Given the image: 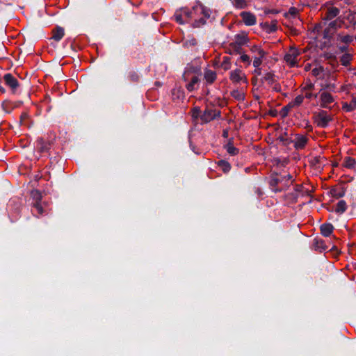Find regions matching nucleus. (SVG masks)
I'll list each match as a JSON object with an SVG mask.
<instances>
[{"mask_svg": "<svg viewBox=\"0 0 356 356\" xmlns=\"http://www.w3.org/2000/svg\"><path fill=\"white\" fill-rule=\"evenodd\" d=\"M193 12V17L197 15H202L198 19H195L193 22V27H200L206 23V19H209L211 15V10L209 8L203 6L201 3L197 2L191 10Z\"/></svg>", "mask_w": 356, "mask_h": 356, "instance_id": "nucleus-1", "label": "nucleus"}, {"mask_svg": "<svg viewBox=\"0 0 356 356\" xmlns=\"http://www.w3.org/2000/svg\"><path fill=\"white\" fill-rule=\"evenodd\" d=\"M343 21L337 18L329 23L328 26L323 30V38L330 40L336 31L342 27Z\"/></svg>", "mask_w": 356, "mask_h": 356, "instance_id": "nucleus-2", "label": "nucleus"}, {"mask_svg": "<svg viewBox=\"0 0 356 356\" xmlns=\"http://www.w3.org/2000/svg\"><path fill=\"white\" fill-rule=\"evenodd\" d=\"M173 17L177 23L184 24L193 17V12L186 8H182L176 10Z\"/></svg>", "mask_w": 356, "mask_h": 356, "instance_id": "nucleus-3", "label": "nucleus"}, {"mask_svg": "<svg viewBox=\"0 0 356 356\" xmlns=\"http://www.w3.org/2000/svg\"><path fill=\"white\" fill-rule=\"evenodd\" d=\"M221 116V112L217 109H213L211 108H207L200 116L202 123L206 124L211 121L218 119Z\"/></svg>", "mask_w": 356, "mask_h": 356, "instance_id": "nucleus-4", "label": "nucleus"}, {"mask_svg": "<svg viewBox=\"0 0 356 356\" xmlns=\"http://www.w3.org/2000/svg\"><path fill=\"white\" fill-rule=\"evenodd\" d=\"M332 120V116L328 115L327 112L323 110L319 111L314 115V122L317 126L321 128L327 127Z\"/></svg>", "mask_w": 356, "mask_h": 356, "instance_id": "nucleus-5", "label": "nucleus"}, {"mask_svg": "<svg viewBox=\"0 0 356 356\" xmlns=\"http://www.w3.org/2000/svg\"><path fill=\"white\" fill-rule=\"evenodd\" d=\"M300 55V51L298 49L291 47L286 53L284 56V60L290 67H294L298 63V58Z\"/></svg>", "mask_w": 356, "mask_h": 356, "instance_id": "nucleus-6", "label": "nucleus"}, {"mask_svg": "<svg viewBox=\"0 0 356 356\" xmlns=\"http://www.w3.org/2000/svg\"><path fill=\"white\" fill-rule=\"evenodd\" d=\"M334 102L333 96L325 90L320 92V105L323 108H330L331 104Z\"/></svg>", "mask_w": 356, "mask_h": 356, "instance_id": "nucleus-7", "label": "nucleus"}, {"mask_svg": "<svg viewBox=\"0 0 356 356\" xmlns=\"http://www.w3.org/2000/svg\"><path fill=\"white\" fill-rule=\"evenodd\" d=\"M229 79L234 83H243L248 84V79L245 73L239 69L231 71L229 73Z\"/></svg>", "mask_w": 356, "mask_h": 356, "instance_id": "nucleus-8", "label": "nucleus"}, {"mask_svg": "<svg viewBox=\"0 0 356 356\" xmlns=\"http://www.w3.org/2000/svg\"><path fill=\"white\" fill-rule=\"evenodd\" d=\"M3 81L5 84L8 86L12 90L13 93H15L19 87V83L17 79L11 74L8 73L3 76Z\"/></svg>", "mask_w": 356, "mask_h": 356, "instance_id": "nucleus-9", "label": "nucleus"}, {"mask_svg": "<svg viewBox=\"0 0 356 356\" xmlns=\"http://www.w3.org/2000/svg\"><path fill=\"white\" fill-rule=\"evenodd\" d=\"M52 141L44 138H38L36 140V149L40 153L47 152L51 146Z\"/></svg>", "mask_w": 356, "mask_h": 356, "instance_id": "nucleus-10", "label": "nucleus"}, {"mask_svg": "<svg viewBox=\"0 0 356 356\" xmlns=\"http://www.w3.org/2000/svg\"><path fill=\"white\" fill-rule=\"evenodd\" d=\"M308 138L305 135L296 134L295 138L291 140L293 143L294 147L296 149H302L305 147L308 143Z\"/></svg>", "mask_w": 356, "mask_h": 356, "instance_id": "nucleus-11", "label": "nucleus"}, {"mask_svg": "<svg viewBox=\"0 0 356 356\" xmlns=\"http://www.w3.org/2000/svg\"><path fill=\"white\" fill-rule=\"evenodd\" d=\"M240 16L246 26H253L257 22L256 16L250 12H241Z\"/></svg>", "mask_w": 356, "mask_h": 356, "instance_id": "nucleus-12", "label": "nucleus"}, {"mask_svg": "<svg viewBox=\"0 0 356 356\" xmlns=\"http://www.w3.org/2000/svg\"><path fill=\"white\" fill-rule=\"evenodd\" d=\"M315 250L320 252L325 251L328 249V247L325 245V241L323 239L316 238L314 239L313 243Z\"/></svg>", "mask_w": 356, "mask_h": 356, "instance_id": "nucleus-13", "label": "nucleus"}, {"mask_svg": "<svg viewBox=\"0 0 356 356\" xmlns=\"http://www.w3.org/2000/svg\"><path fill=\"white\" fill-rule=\"evenodd\" d=\"M321 234L325 237H328L331 235L334 230V227L330 223H324L320 227Z\"/></svg>", "mask_w": 356, "mask_h": 356, "instance_id": "nucleus-14", "label": "nucleus"}, {"mask_svg": "<svg viewBox=\"0 0 356 356\" xmlns=\"http://www.w3.org/2000/svg\"><path fill=\"white\" fill-rule=\"evenodd\" d=\"M65 31L64 29L60 26H57L52 31V37L51 38L55 41H60L63 37L64 36Z\"/></svg>", "mask_w": 356, "mask_h": 356, "instance_id": "nucleus-15", "label": "nucleus"}, {"mask_svg": "<svg viewBox=\"0 0 356 356\" xmlns=\"http://www.w3.org/2000/svg\"><path fill=\"white\" fill-rule=\"evenodd\" d=\"M204 78L208 83L211 84L216 79V73L215 71L207 69L204 72Z\"/></svg>", "mask_w": 356, "mask_h": 356, "instance_id": "nucleus-16", "label": "nucleus"}, {"mask_svg": "<svg viewBox=\"0 0 356 356\" xmlns=\"http://www.w3.org/2000/svg\"><path fill=\"white\" fill-rule=\"evenodd\" d=\"M199 82V77L197 76L193 75L192 77L191 78L190 82L186 85V88L188 91L192 92L195 89H196Z\"/></svg>", "mask_w": 356, "mask_h": 356, "instance_id": "nucleus-17", "label": "nucleus"}, {"mask_svg": "<svg viewBox=\"0 0 356 356\" xmlns=\"http://www.w3.org/2000/svg\"><path fill=\"white\" fill-rule=\"evenodd\" d=\"M33 208L32 212L37 217L46 213V211L43 209L41 202H33Z\"/></svg>", "mask_w": 356, "mask_h": 356, "instance_id": "nucleus-18", "label": "nucleus"}, {"mask_svg": "<svg viewBox=\"0 0 356 356\" xmlns=\"http://www.w3.org/2000/svg\"><path fill=\"white\" fill-rule=\"evenodd\" d=\"M339 9L336 7L329 8L326 12L325 19L331 20L339 14Z\"/></svg>", "mask_w": 356, "mask_h": 356, "instance_id": "nucleus-19", "label": "nucleus"}, {"mask_svg": "<svg viewBox=\"0 0 356 356\" xmlns=\"http://www.w3.org/2000/svg\"><path fill=\"white\" fill-rule=\"evenodd\" d=\"M342 108L346 112H350L356 109V97H353L350 103L343 102Z\"/></svg>", "mask_w": 356, "mask_h": 356, "instance_id": "nucleus-20", "label": "nucleus"}, {"mask_svg": "<svg viewBox=\"0 0 356 356\" xmlns=\"http://www.w3.org/2000/svg\"><path fill=\"white\" fill-rule=\"evenodd\" d=\"M283 178L284 177H280V176H278L277 175L270 178L269 184L273 191L274 188L280 186V184L283 182Z\"/></svg>", "mask_w": 356, "mask_h": 356, "instance_id": "nucleus-21", "label": "nucleus"}, {"mask_svg": "<svg viewBox=\"0 0 356 356\" xmlns=\"http://www.w3.org/2000/svg\"><path fill=\"white\" fill-rule=\"evenodd\" d=\"M261 81L262 82H267L269 85H273L276 82L275 76L274 73L269 72L267 73H265L261 78Z\"/></svg>", "mask_w": 356, "mask_h": 356, "instance_id": "nucleus-22", "label": "nucleus"}, {"mask_svg": "<svg viewBox=\"0 0 356 356\" xmlns=\"http://www.w3.org/2000/svg\"><path fill=\"white\" fill-rule=\"evenodd\" d=\"M337 41L344 43L346 44H350L353 40V37L350 35H342L341 33L337 34Z\"/></svg>", "mask_w": 356, "mask_h": 356, "instance_id": "nucleus-23", "label": "nucleus"}, {"mask_svg": "<svg viewBox=\"0 0 356 356\" xmlns=\"http://www.w3.org/2000/svg\"><path fill=\"white\" fill-rule=\"evenodd\" d=\"M356 165V160L350 156H346L343 159V165L349 169H353Z\"/></svg>", "mask_w": 356, "mask_h": 356, "instance_id": "nucleus-24", "label": "nucleus"}, {"mask_svg": "<svg viewBox=\"0 0 356 356\" xmlns=\"http://www.w3.org/2000/svg\"><path fill=\"white\" fill-rule=\"evenodd\" d=\"M225 148L227 152L232 156L236 155L239 153V149L235 147L231 141H229V143L225 145Z\"/></svg>", "mask_w": 356, "mask_h": 356, "instance_id": "nucleus-25", "label": "nucleus"}, {"mask_svg": "<svg viewBox=\"0 0 356 356\" xmlns=\"http://www.w3.org/2000/svg\"><path fill=\"white\" fill-rule=\"evenodd\" d=\"M347 209L346 202L344 200H340L336 205L335 212L338 213H343Z\"/></svg>", "mask_w": 356, "mask_h": 356, "instance_id": "nucleus-26", "label": "nucleus"}, {"mask_svg": "<svg viewBox=\"0 0 356 356\" xmlns=\"http://www.w3.org/2000/svg\"><path fill=\"white\" fill-rule=\"evenodd\" d=\"M233 98L238 101H243L245 99V93L241 90H234L231 92Z\"/></svg>", "mask_w": 356, "mask_h": 356, "instance_id": "nucleus-27", "label": "nucleus"}, {"mask_svg": "<svg viewBox=\"0 0 356 356\" xmlns=\"http://www.w3.org/2000/svg\"><path fill=\"white\" fill-rule=\"evenodd\" d=\"M218 165L225 173L228 172L231 169L229 163L225 160H220L218 162Z\"/></svg>", "mask_w": 356, "mask_h": 356, "instance_id": "nucleus-28", "label": "nucleus"}, {"mask_svg": "<svg viewBox=\"0 0 356 356\" xmlns=\"http://www.w3.org/2000/svg\"><path fill=\"white\" fill-rule=\"evenodd\" d=\"M248 42V38L245 34H240L236 36V42L239 45H244Z\"/></svg>", "mask_w": 356, "mask_h": 356, "instance_id": "nucleus-29", "label": "nucleus"}, {"mask_svg": "<svg viewBox=\"0 0 356 356\" xmlns=\"http://www.w3.org/2000/svg\"><path fill=\"white\" fill-rule=\"evenodd\" d=\"M325 158L323 156H316L314 159L311 160V163L312 165H314L316 168H321V163L322 161L324 160Z\"/></svg>", "mask_w": 356, "mask_h": 356, "instance_id": "nucleus-30", "label": "nucleus"}, {"mask_svg": "<svg viewBox=\"0 0 356 356\" xmlns=\"http://www.w3.org/2000/svg\"><path fill=\"white\" fill-rule=\"evenodd\" d=\"M31 195L34 201L33 202H41L42 194L38 190H33Z\"/></svg>", "mask_w": 356, "mask_h": 356, "instance_id": "nucleus-31", "label": "nucleus"}, {"mask_svg": "<svg viewBox=\"0 0 356 356\" xmlns=\"http://www.w3.org/2000/svg\"><path fill=\"white\" fill-rule=\"evenodd\" d=\"M233 5L239 9H243L247 7L248 4L245 0H232Z\"/></svg>", "mask_w": 356, "mask_h": 356, "instance_id": "nucleus-32", "label": "nucleus"}, {"mask_svg": "<svg viewBox=\"0 0 356 356\" xmlns=\"http://www.w3.org/2000/svg\"><path fill=\"white\" fill-rule=\"evenodd\" d=\"M291 184V182L287 181V180L284 179L283 182L280 184V186L275 188L273 189L275 193L281 192L284 190H286Z\"/></svg>", "mask_w": 356, "mask_h": 356, "instance_id": "nucleus-33", "label": "nucleus"}, {"mask_svg": "<svg viewBox=\"0 0 356 356\" xmlns=\"http://www.w3.org/2000/svg\"><path fill=\"white\" fill-rule=\"evenodd\" d=\"M292 108H293V104H290V103L288 105H286V106L283 107L280 112L281 117L283 118H286L288 115L289 111Z\"/></svg>", "mask_w": 356, "mask_h": 356, "instance_id": "nucleus-34", "label": "nucleus"}, {"mask_svg": "<svg viewBox=\"0 0 356 356\" xmlns=\"http://www.w3.org/2000/svg\"><path fill=\"white\" fill-rule=\"evenodd\" d=\"M202 111L200 107L195 106L191 110V116L194 120H197V118H200L202 115Z\"/></svg>", "mask_w": 356, "mask_h": 356, "instance_id": "nucleus-35", "label": "nucleus"}, {"mask_svg": "<svg viewBox=\"0 0 356 356\" xmlns=\"http://www.w3.org/2000/svg\"><path fill=\"white\" fill-rule=\"evenodd\" d=\"M128 79L130 81L137 82L139 80V76L136 72L131 71L128 74Z\"/></svg>", "mask_w": 356, "mask_h": 356, "instance_id": "nucleus-36", "label": "nucleus"}, {"mask_svg": "<svg viewBox=\"0 0 356 356\" xmlns=\"http://www.w3.org/2000/svg\"><path fill=\"white\" fill-rule=\"evenodd\" d=\"M350 55L348 54H343L341 58V63L343 65L347 66L350 63Z\"/></svg>", "mask_w": 356, "mask_h": 356, "instance_id": "nucleus-37", "label": "nucleus"}, {"mask_svg": "<svg viewBox=\"0 0 356 356\" xmlns=\"http://www.w3.org/2000/svg\"><path fill=\"white\" fill-rule=\"evenodd\" d=\"M331 193L333 197L339 198L344 195L345 191L343 189H341L340 191H338L336 188H333L331 191Z\"/></svg>", "mask_w": 356, "mask_h": 356, "instance_id": "nucleus-38", "label": "nucleus"}, {"mask_svg": "<svg viewBox=\"0 0 356 356\" xmlns=\"http://www.w3.org/2000/svg\"><path fill=\"white\" fill-rule=\"evenodd\" d=\"M304 99V97L302 95H298L293 102H290V104H293V107L295 106H300Z\"/></svg>", "mask_w": 356, "mask_h": 356, "instance_id": "nucleus-39", "label": "nucleus"}, {"mask_svg": "<svg viewBox=\"0 0 356 356\" xmlns=\"http://www.w3.org/2000/svg\"><path fill=\"white\" fill-rule=\"evenodd\" d=\"M278 139L282 142L284 145H288L290 143H291V140H290L288 137L286 133H284L283 134H281Z\"/></svg>", "mask_w": 356, "mask_h": 356, "instance_id": "nucleus-40", "label": "nucleus"}, {"mask_svg": "<svg viewBox=\"0 0 356 356\" xmlns=\"http://www.w3.org/2000/svg\"><path fill=\"white\" fill-rule=\"evenodd\" d=\"M222 67L225 70H227L230 67V62H229V58L225 57L224 60L222 63Z\"/></svg>", "mask_w": 356, "mask_h": 356, "instance_id": "nucleus-41", "label": "nucleus"}, {"mask_svg": "<svg viewBox=\"0 0 356 356\" xmlns=\"http://www.w3.org/2000/svg\"><path fill=\"white\" fill-rule=\"evenodd\" d=\"M255 51H257V57L264 58L266 54V51L260 47H255Z\"/></svg>", "mask_w": 356, "mask_h": 356, "instance_id": "nucleus-42", "label": "nucleus"}, {"mask_svg": "<svg viewBox=\"0 0 356 356\" xmlns=\"http://www.w3.org/2000/svg\"><path fill=\"white\" fill-rule=\"evenodd\" d=\"M262 58H263L254 56V60H253V66L254 67H259L262 63Z\"/></svg>", "mask_w": 356, "mask_h": 356, "instance_id": "nucleus-43", "label": "nucleus"}, {"mask_svg": "<svg viewBox=\"0 0 356 356\" xmlns=\"http://www.w3.org/2000/svg\"><path fill=\"white\" fill-rule=\"evenodd\" d=\"M240 60L243 63H247L248 65H250L251 63L250 56L246 54H243L240 57Z\"/></svg>", "mask_w": 356, "mask_h": 356, "instance_id": "nucleus-44", "label": "nucleus"}, {"mask_svg": "<svg viewBox=\"0 0 356 356\" xmlns=\"http://www.w3.org/2000/svg\"><path fill=\"white\" fill-rule=\"evenodd\" d=\"M323 57L326 59V60H332V59H335V56L330 53V52H325L323 54Z\"/></svg>", "mask_w": 356, "mask_h": 356, "instance_id": "nucleus-45", "label": "nucleus"}, {"mask_svg": "<svg viewBox=\"0 0 356 356\" xmlns=\"http://www.w3.org/2000/svg\"><path fill=\"white\" fill-rule=\"evenodd\" d=\"M323 72V68L322 67H316V68H314L312 70V74L315 76H317L320 74V73H321Z\"/></svg>", "mask_w": 356, "mask_h": 356, "instance_id": "nucleus-46", "label": "nucleus"}, {"mask_svg": "<svg viewBox=\"0 0 356 356\" xmlns=\"http://www.w3.org/2000/svg\"><path fill=\"white\" fill-rule=\"evenodd\" d=\"M314 88V84L312 83H308L307 85L304 87V90H312Z\"/></svg>", "mask_w": 356, "mask_h": 356, "instance_id": "nucleus-47", "label": "nucleus"}, {"mask_svg": "<svg viewBox=\"0 0 356 356\" xmlns=\"http://www.w3.org/2000/svg\"><path fill=\"white\" fill-rule=\"evenodd\" d=\"M276 24H277L276 21L272 22V24L270 25V26L269 28L270 32H274L277 30Z\"/></svg>", "mask_w": 356, "mask_h": 356, "instance_id": "nucleus-48", "label": "nucleus"}, {"mask_svg": "<svg viewBox=\"0 0 356 356\" xmlns=\"http://www.w3.org/2000/svg\"><path fill=\"white\" fill-rule=\"evenodd\" d=\"M297 10L295 8H291L289 11V14L293 17H296L297 15Z\"/></svg>", "mask_w": 356, "mask_h": 356, "instance_id": "nucleus-49", "label": "nucleus"}, {"mask_svg": "<svg viewBox=\"0 0 356 356\" xmlns=\"http://www.w3.org/2000/svg\"><path fill=\"white\" fill-rule=\"evenodd\" d=\"M273 89L276 92H280L281 91V86L280 83H275Z\"/></svg>", "mask_w": 356, "mask_h": 356, "instance_id": "nucleus-50", "label": "nucleus"}, {"mask_svg": "<svg viewBox=\"0 0 356 356\" xmlns=\"http://www.w3.org/2000/svg\"><path fill=\"white\" fill-rule=\"evenodd\" d=\"M280 177H284L283 180L285 179V180H287V181H289V182H291V183L292 182V181H291L292 179V176L289 174H288L286 176H280Z\"/></svg>", "mask_w": 356, "mask_h": 356, "instance_id": "nucleus-51", "label": "nucleus"}, {"mask_svg": "<svg viewBox=\"0 0 356 356\" xmlns=\"http://www.w3.org/2000/svg\"><path fill=\"white\" fill-rule=\"evenodd\" d=\"M255 68L254 74L257 76H260L261 74V69L259 67Z\"/></svg>", "mask_w": 356, "mask_h": 356, "instance_id": "nucleus-52", "label": "nucleus"}, {"mask_svg": "<svg viewBox=\"0 0 356 356\" xmlns=\"http://www.w3.org/2000/svg\"><path fill=\"white\" fill-rule=\"evenodd\" d=\"M339 49L341 52H345L348 49V47L346 45L340 46Z\"/></svg>", "mask_w": 356, "mask_h": 356, "instance_id": "nucleus-53", "label": "nucleus"}, {"mask_svg": "<svg viewBox=\"0 0 356 356\" xmlns=\"http://www.w3.org/2000/svg\"><path fill=\"white\" fill-rule=\"evenodd\" d=\"M189 75H190V72H184V74H183V78L185 81H187L188 80Z\"/></svg>", "mask_w": 356, "mask_h": 356, "instance_id": "nucleus-54", "label": "nucleus"}, {"mask_svg": "<svg viewBox=\"0 0 356 356\" xmlns=\"http://www.w3.org/2000/svg\"><path fill=\"white\" fill-rule=\"evenodd\" d=\"M325 88L328 89L330 91H334V85H327V86H326Z\"/></svg>", "mask_w": 356, "mask_h": 356, "instance_id": "nucleus-55", "label": "nucleus"}, {"mask_svg": "<svg viewBox=\"0 0 356 356\" xmlns=\"http://www.w3.org/2000/svg\"><path fill=\"white\" fill-rule=\"evenodd\" d=\"M313 94L311 92H306L305 93V97L307 99H311L313 97Z\"/></svg>", "mask_w": 356, "mask_h": 356, "instance_id": "nucleus-56", "label": "nucleus"}, {"mask_svg": "<svg viewBox=\"0 0 356 356\" xmlns=\"http://www.w3.org/2000/svg\"><path fill=\"white\" fill-rule=\"evenodd\" d=\"M255 47H258L257 46H253L250 50L252 52L257 53V51H255Z\"/></svg>", "mask_w": 356, "mask_h": 356, "instance_id": "nucleus-57", "label": "nucleus"}, {"mask_svg": "<svg viewBox=\"0 0 356 356\" xmlns=\"http://www.w3.org/2000/svg\"><path fill=\"white\" fill-rule=\"evenodd\" d=\"M222 135H223V136L226 137L227 136V132L224 131Z\"/></svg>", "mask_w": 356, "mask_h": 356, "instance_id": "nucleus-58", "label": "nucleus"}, {"mask_svg": "<svg viewBox=\"0 0 356 356\" xmlns=\"http://www.w3.org/2000/svg\"><path fill=\"white\" fill-rule=\"evenodd\" d=\"M270 13H275V12L274 10H268L266 12V14Z\"/></svg>", "mask_w": 356, "mask_h": 356, "instance_id": "nucleus-59", "label": "nucleus"}, {"mask_svg": "<svg viewBox=\"0 0 356 356\" xmlns=\"http://www.w3.org/2000/svg\"><path fill=\"white\" fill-rule=\"evenodd\" d=\"M257 191H258L259 194H261V192H260L259 189H257Z\"/></svg>", "mask_w": 356, "mask_h": 356, "instance_id": "nucleus-60", "label": "nucleus"}, {"mask_svg": "<svg viewBox=\"0 0 356 356\" xmlns=\"http://www.w3.org/2000/svg\"><path fill=\"white\" fill-rule=\"evenodd\" d=\"M256 81V79H252V82H255Z\"/></svg>", "mask_w": 356, "mask_h": 356, "instance_id": "nucleus-61", "label": "nucleus"}, {"mask_svg": "<svg viewBox=\"0 0 356 356\" xmlns=\"http://www.w3.org/2000/svg\"><path fill=\"white\" fill-rule=\"evenodd\" d=\"M1 91L4 92V89L1 88Z\"/></svg>", "mask_w": 356, "mask_h": 356, "instance_id": "nucleus-62", "label": "nucleus"}]
</instances>
